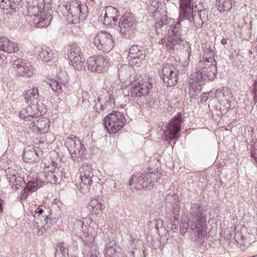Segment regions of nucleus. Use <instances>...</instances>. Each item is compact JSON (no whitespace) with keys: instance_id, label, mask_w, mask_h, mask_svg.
I'll return each mask as SVG.
<instances>
[{"instance_id":"obj_1","label":"nucleus","mask_w":257,"mask_h":257,"mask_svg":"<svg viewBox=\"0 0 257 257\" xmlns=\"http://www.w3.org/2000/svg\"><path fill=\"white\" fill-rule=\"evenodd\" d=\"M215 65H208L204 63H197L196 71L192 73L188 79L189 95L194 97L202 89L201 82H208L214 80L217 74Z\"/></svg>"},{"instance_id":"obj_2","label":"nucleus","mask_w":257,"mask_h":257,"mask_svg":"<svg viewBox=\"0 0 257 257\" xmlns=\"http://www.w3.org/2000/svg\"><path fill=\"white\" fill-rule=\"evenodd\" d=\"M59 11L70 23H79L87 17V7L79 1L72 2L70 4L59 6Z\"/></svg>"},{"instance_id":"obj_3","label":"nucleus","mask_w":257,"mask_h":257,"mask_svg":"<svg viewBox=\"0 0 257 257\" xmlns=\"http://www.w3.org/2000/svg\"><path fill=\"white\" fill-rule=\"evenodd\" d=\"M186 18H181L180 15L177 22L172 20L168 25L169 28L168 30V39L166 47L169 51L178 49L181 44H183L184 40L182 38L183 31L181 28V23Z\"/></svg>"},{"instance_id":"obj_4","label":"nucleus","mask_w":257,"mask_h":257,"mask_svg":"<svg viewBox=\"0 0 257 257\" xmlns=\"http://www.w3.org/2000/svg\"><path fill=\"white\" fill-rule=\"evenodd\" d=\"M203 208L199 203H194L190 210L191 217L190 222L192 228L196 229L197 234L199 238L204 237L207 232L204 229V216L202 214Z\"/></svg>"},{"instance_id":"obj_5","label":"nucleus","mask_w":257,"mask_h":257,"mask_svg":"<svg viewBox=\"0 0 257 257\" xmlns=\"http://www.w3.org/2000/svg\"><path fill=\"white\" fill-rule=\"evenodd\" d=\"M103 123L109 134H115L124 125L125 119L122 113L113 111L104 118Z\"/></svg>"},{"instance_id":"obj_6","label":"nucleus","mask_w":257,"mask_h":257,"mask_svg":"<svg viewBox=\"0 0 257 257\" xmlns=\"http://www.w3.org/2000/svg\"><path fill=\"white\" fill-rule=\"evenodd\" d=\"M91 220L89 218H84L83 221H78L74 224L75 226H80L81 227L83 232V235L81 237L82 240L84 245L89 248L97 246L95 242L96 232L90 226L85 225V223L88 224Z\"/></svg>"},{"instance_id":"obj_7","label":"nucleus","mask_w":257,"mask_h":257,"mask_svg":"<svg viewBox=\"0 0 257 257\" xmlns=\"http://www.w3.org/2000/svg\"><path fill=\"white\" fill-rule=\"evenodd\" d=\"M93 170L91 165L87 163L82 164L79 169L80 180L79 186L82 193L88 192L92 184V178L94 177Z\"/></svg>"},{"instance_id":"obj_8","label":"nucleus","mask_w":257,"mask_h":257,"mask_svg":"<svg viewBox=\"0 0 257 257\" xmlns=\"http://www.w3.org/2000/svg\"><path fill=\"white\" fill-rule=\"evenodd\" d=\"M153 88V83L150 79H138L131 86L130 93L133 97H139L148 95Z\"/></svg>"},{"instance_id":"obj_9","label":"nucleus","mask_w":257,"mask_h":257,"mask_svg":"<svg viewBox=\"0 0 257 257\" xmlns=\"http://www.w3.org/2000/svg\"><path fill=\"white\" fill-rule=\"evenodd\" d=\"M67 55L70 61V65L77 70L85 69V59L79 47L76 44L70 45L68 47Z\"/></svg>"},{"instance_id":"obj_10","label":"nucleus","mask_w":257,"mask_h":257,"mask_svg":"<svg viewBox=\"0 0 257 257\" xmlns=\"http://www.w3.org/2000/svg\"><path fill=\"white\" fill-rule=\"evenodd\" d=\"M182 121L181 114L178 113L168 123L166 129L163 133L165 140L169 143L173 140H177L179 137L178 133L181 131L180 124Z\"/></svg>"},{"instance_id":"obj_11","label":"nucleus","mask_w":257,"mask_h":257,"mask_svg":"<svg viewBox=\"0 0 257 257\" xmlns=\"http://www.w3.org/2000/svg\"><path fill=\"white\" fill-rule=\"evenodd\" d=\"M93 44L98 50L108 52L113 47L114 40L110 33L101 31L94 37Z\"/></svg>"},{"instance_id":"obj_12","label":"nucleus","mask_w":257,"mask_h":257,"mask_svg":"<svg viewBox=\"0 0 257 257\" xmlns=\"http://www.w3.org/2000/svg\"><path fill=\"white\" fill-rule=\"evenodd\" d=\"M65 145L68 149L74 161H79L84 153V146L76 137L71 136L66 139Z\"/></svg>"},{"instance_id":"obj_13","label":"nucleus","mask_w":257,"mask_h":257,"mask_svg":"<svg viewBox=\"0 0 257 257\" xmlns=\"http://www.w3.org/2000/svg\"><path fill=\"white\" fill-rule=\"evenodd\" d=\"M118 27L121 35L124 38L130 39L134 36L136 25L129 13L125 14L121 17L118 23Z\"/></svg>"},{"instance_id":"obj_14","label":"nucleus","mask_w":257,"mask_h":257,"mask_svg":"<svg viewBox=\"0 0 257 257\" xmlns=\"http://www.w3.org/2000/svg\"><path fill=\"white\" fill-rule=\"evenodd\" d=\"M189 18H186L190 22H192L196 29L201 28L203 23L207 20L208 17V11L203 8L201 5H195Z\"/></svg>"},{"instance_id":"obj_15","label":"nucleus","mask_w":257,"mask_h":257,"mask_svg":"<svg viewBox=\"0 0 257 257\" xmlns=\"http://www.w3.org/2000/svg\"><path fill=\"white\" fill-rule=\"evenodd\" d=\"M87 68L92 72L103 73L108 67V59L100 55L89 57L86 61Z\"/></svg>"},{"instance_id":"obj_16","label":"nucleus","mask_w":257,"mask_h":257,"mask_svg":"<svg viewBox=\"0 0 257 257\" xmlns=\"http://www.w3.org/2000/svg\"><path fill=\"white\" fill-rule=\"evenodd\" d=\"M13 68L17 76L30 78L34 74V66L28 61L21 58H17L14 61Z\"/></svg>"},{"instance_id":"obj_17","label":"nucleus","mask_w":257,"mask_h":257,"mask_svg":"<svg viewBox=\"0 0 257 257\" xmlns=\"http://www.w3.org/2000/svg\"><path fill=\"white\" fill-rule=\"evenodd\" d=\"M162 74L163 82L167 86H173L178 81L179 70L174 65L166 64L163 68Z\"/></svg>"},{"instance_id":"obj_18","label":"nucleus","mask_w":257,"mask_h":257,"mask_svg":"<svg viewBox=\"0 0 257 257\" xmlns=\"http://www.w3.org/2000/svg\"><path fill=\"white\" fill-rule=\"evenodd\" d=\"M105 257H126L123 250L116 244L115 240L108 239L104 248Z\"/></svg>"},{"instance_id":"obj_19","label":"nucleus","mask_w":257,"mask_h":257,"mask_svg":"<svg viewBox=\"0 0 257 257\" xmlns=\"http://www.w3.org/2000/svg\"><path fill=\"white\" fill-rule=\"evenodd\" d=\"M29 127L36 134H42L47 133L48 131L50 122L48 118H34L32 123H28Z\"/></svg>"},{"instance_id":"obj_20","label":"nucleus","mask_w":257,"mask_h":257,"mask_svg":"<svg viewBox=\"0 0 257 257\" xmlns=\"http://www.w3.org/2000/svg\"><path fill=\"white\" fill-rule=\"evenodd\" d=\"M172 21V20L171 19L168 20L166 18L163 21L160 20L156 23L155 25V29L158 37V38H156V43H158L159 44H163L164 40L166 36V30L168 25L170 24Z\"/></svg>"},{"instance_id":"obj_21","label":"nucleus","mask_w":257,"mask_h":257,"mask_svg":"<svg viewBox=\"0 0 257 257\" xmlns=\"http://www.w3.org/2000/svg\"><path fill=\"white\" fill-rule=\"evenodd\" d=\"M180 5V13L181 18H189V14L194 9L195 0H179Z\"/></svg>"},{"instance_id":"obj_22","label":"nucleus","mask_w":257,"mask_h":257,"mask_svg":"<svg viewBox=\"0 0 257 257\" xmlns=\"http://www.w3.org/2000/svg\"><path fill=\"white\" fill-rule=\"evenodd\" d=\"M0 50L7 53H16L19 50L18 44L6 37H0Z\"/></svg>"},{"instance_id":"obj_23","label":"nucleus","mask_w":257,"mask_h":257,"mask_svg":"<svg viewBox=\"0 0 257 257\" xmlns=\"http://www.w3.org/2000/svg\"><path fill=\"white\" fill-rule=\"evenodd\" d=\"M129 58L133 64L138 66L144 61L145 55L141 52L138 46L133 45L130 49Z\"/></svg>"},{"instance_id":"obj_24","label":"nucleus","mask_w":257,"mask_h":257,"mask_svg":"<svg viewBox=\"0 0 257 257\" xmlns=\"http://www.w3.org/2000/svg\"><path fill=\"white\" fill-rule=\"evenodd\" d=\"M42 4L39 5L38 0H33L32 4L29 5L28 7V16L31 18L39 17L43 12V0H40Z\"/></svg>"},{"instance_id":"obj_25","label":"nucleus","mask_w":257,"mask_h":257,"mask_svg":"<svg viewBox=\"0 0 257 257\" xmlns=\"http://www.w3.org/2000/svg\"><path fill=\"white\" fill-rule=\"evenodd\" d=\"M154 175L155 174L153 173L145 174L138 173L134 175L131 178L129 181V185L130 186H134L135 189L139 190L141 188H143V185H142V182L144 181V179L147 178V176H148V177H152V176Z\"/></svg>"},{"instance_id":"obj_26","label":"nucleus","mask_w":257,"mask_h":257,"mask_svg":"<svg viewBox=\"0 0 257 257\" xmlns=\"http://www.w3.org/2000/svg\"><path fill=\"white\" fill-rule=\"evenodd\" d=\"M52 18L51 15L45 14L43 12L39 17L33 18L34 25L37 28H44L48 26L51 22Z\"/></svg>"},{"instance_id":"obj_27","label":"nucleus","mask_w":257,"mask_h":257,"mask_svg":"<svg viewBox=\"0 0 257 257\" xmlns=\"http://www.w3.org/2000/svg\"><path fill=\"white\" fill-rule=\"evenodd\" d=\"M216 97L219 100H226L229 103L233 97L232 91L231 89L227 87H222L216 90L215 93Z\"/></svg>"},{"instance_id":"obj_28","label":"nucleus","mask_w":257,"mask_h":257,"mask_svg":"<svg viewBox=\"0 0 257 257\" xmlns=\"http://www.w3.org/2000/svg\"><path fill=\"white\" fill-rule=\"evenodd\" d=\"M39 97V91L36 87L28 89L24 95L26 101L30 105L37 103Z\"/></svg>"},{"instance_id":"obj_29","label":"nucleus","mask_w":257,"mask_h":257,"mask_svg":"<svg viewBox=\"0 0 257 257\" xmlns=\"http://www.w3.org/2000/svg\"><path fill=\"white\" fill-rule=\"evenodd\" d=\"M205 63V65L216 66V61L215 59V53L213 49L207 48L204 51L203 59L198 63Z\"/></svg>"},{"instance_id":"obj_30","label":"nucleus","mask_w":257,"mask_h":257,"mask_svg":"<svg viewBox=\"0 0 257 257\" xmlns=\"http://www.w3.org/2000/svg\"><path fill=\"white\" fill-rule=\"evenodd\" d=\"M53 57V51L49 47H44L38 51V58L46 62H49Z\"/></svg>"},{"instance_id":"obj_31","label":"nucleus","mask_w":257,"mask_h":257,"mask_svg":"<svg viewBox=\"0 0 257 257\" xmlns=\"http://www.w3.org/2000/svg\"><path fill=\"white\" fill-rule=\"evenodd\" d=\"M20 115L22 119L28 122V124L32 123L34 118H37L34 116V113L33 112L32 108L30 104L26 108L21 110Z\"/></svg>"},{"instance_id":"obj_32","label":"nucleus","mask_w":257,"mask_h":257,"mask_svg":"<svg viewBox=\"0 0 257 257\" xmlns=\"http://www.w3.org/2000/svg\"><path fill=\"white\" fill-rule=\"evenodd\" d=\"M102 204L96 199L91 200L89 204V206L91 207V213L92 215H96L100 217L102 213Z\"/></svg>"},{"instance_id":"obj_33","label":"nucleus","mask_w":257,"mask_h":257,"mask_svg":"<svg viewBox=\"0 0 257 257\" xmlns=\"http://www.w3.org/2000/svg\"><path fill=\"white\" fill-rule=\"evenodd\" d=\"M55 257H68V245L64 243H58Z\"/></svg>"},{"instance_id":"obj_34","label":"nucleus","mask_w":257,"mask_h":257,"mask_svg":"<svg viewBox=\"0 0 257 257\" xmlns=\"http://www.w3.org/2000/svg\"><path fill=\"white\" fill-rule=\"evenodd\" d=\"M118 11L111 6L106 7L102 10L101 14L104 15L105 17H112L114 20H117Z\"/></svg>"},{"instance_id":"obj_35","label":"nucleus","mask_w":257,"mask_h":257,"mask_svg":"<svg viewBox=\"0 0 257 257\" xmlns=\"http://www.w3.org/2000/svg\"><path fill=\"white\" fill-rule=\"evenodd\" d=\"M38 156L35 150L32 148L30 150H25L24 152L23 159L24 161L31 162L35 160L36 156Z\"/></svg>"},{"instance_id":"obj_36","label":"nucleus","mask_w":257,"mask_h":257,"mask_svg":"<svg viewBox=\"0 0 257 257\" xmlns=\"http://www.w3.org/2000/svg\"><path fill=\"white\" fill-rule=\"evenodd\" d=\"M100 20L104 25L106 26L113 27L116 25L117 20H114L112 17H105L104 15L101 14L99 17Z\"/></svg>"},{"instance_id":"obj_37","label":"nucleus","mask_w":257,"mask_h":257,"mask_svg":"<svg viewBox=\"0 0 257 257\" xmlns=\"http://www.w3.org/2000/svg\"><path fill=\"white\" fill-rule=\"evenodd\" d=\"M7 176L9 180L10 184L12 185L17 182H19L22 184L24 183V179L20 176H17V174L15 172L8 173Z\"/></svg>"},{"instance_id":"obj_38","label":"nucleus","mask_w":257,"mask_h":257,"mask_svg":"<svg viewBox=\"0 0 257 257\" xmlns=\"http://www.w3.org/2000/svg\"><path fill=\"white\" fill-rule=\"evenodd\" d=\"M58 173L55 171H49L45 175V178L50 183L55 184L58 180Z\"/></svg>"},{"instance_id":"obj_39","label":"nucleus","mask_w":257,"mask_h":257,"mask_svg":"<svg viewBox=\"0 0 257 257\" xmlns=\"http://www.w3.org/2000/svg\"><path fill=\"white\" fill-rule=\"evenodd\" d=\"M27 187L28 189H30L31 192H34L36 191L40 187L39 185L38 181L37 179H33L29 181L27 185Z\"/></svg>"},{"instance_id":"obj_40","label":"nucleus","mask_w":257,"mask_h":257,"mask_svg":"<svg viewBox=\"0 0 257 257\" xmlns=\"http://www.w3.org/2000/svg\"><path fill=\"white\" fill-rule=\"evenodd\" d=\"M50 85L54 91L58 93H60L62 91V84L58 81L56 80L52 81Z\"/></svg>"},{"instance_id":"obj_41","label":"nucleus","mask_w":257,"mask_h":257,"mask_svg":"<svg viewBox=\"0 0 257 257\" xmlns=\"http://www.w3.org/2000/svg\"><path fill=\"white\" fill-rule=\"evenodd\" d=\"M99 255L97 246L90 248L87 257H98Z\"/></svg>"},{"instance_id":"obj_42","label":"nucleus","mask_w":257,"mask_h":257,"mask_svg":"<svg viewBox=\"0 0 257 257\" xmlns=\"http://www.w3.org/2000/svg\"><path fill=\"white\" fill-rule=\"evenodd\" d=\"M255 143L252 146V149L251 150V157L254 159V162L253 164L257 167V149L255 148L256 145Z\"/></svg>"},{"instance_id":"obj_43","label":"nucleus","mask_w":257,"mask_h":257,"mask_svg":"<svg viewBox=\"0 0 257 257\" xmlns=\"http://www.w3.org/2000/svg\"><path fill=\"white\" fill-rule=\"evenodd\" d=\"M148 177H149L148 176H147V178L144 179V181L142 182V185H143V188H146L150 190L153 188V183L151 180L148 181Z\"/></svg>"},{"instance_id":"obj_44","label":"nucleus","mask_w":257,"mask_h":257,"mask_svg":"<svg viewBox=\"0 0 257 257\" xmlns=\"http://www.w3.org/2000/svg\"><path fill=\"white\" fill-rule=\"evenodd\" d=\"M178 200L175 202V204L172 206V213L174 215H178L180 210V206L178 204Z\"/></svg>"},{"instance_id":"obj_45","label":"nucleus","mask_w":257,"mask_h":257,"mask_svg":"<svg viewBox=\"0 0 257 257\" xmlns=\"http://www.w3.org/2000/svg\"><path fill=\"white\" fill-rule=\"evenodd\" d=\"M30 192H31V191L30 189H28L26 185L25 189H24L21 193V197L22 198H26Z\"/></svg>"},{"instance_id":"obj_46","label":"nucleus","mask_w":257,"mask_h":257,"mask_svg":"<svg viewBox=\"0 0 257 257\" xmlns=\"http://www.w3.org/2000/svg\"><path fill=\"white\" fill-rule=\"evenodd\" d=\"M46 209V208L45 207H43L42 205H39L35 210V213H38L39 215H42Z\"/></svg>"},{"instance_id":"obj_47","label":"nucleus","mask_w":257,"mask_h":257,"mask_svg":"<svg viewBox=\"0 0 257 257\" xmlns=\"http://www.w3.org/2000/svg\"><path fill=\"white\" fill-rule=\"evenodd\" d=\"M252 92L254 94V98L257 99V80L254 82L252 85Z\"/></svg>"},{"instance_id":"obj_48","label":"nucleus","mask_w":257,"mask_h":257,"mask_svg":"<svg viewBox=\"0 0 257 257\" xmlns=\"http://www.w3.org/2000/svg\"><path fill=\"white\" fill-rule=\"evenodd\" d=\"M25 184V182L24 181V184H22L19 182H16L15 184L12 185L13 188H14L16 190H18L22 187L23 186H24Z\"/></svg>"},{"instance_id":"obj_49","label":"nucleus","mask_w":257,"mask_h":257,"mask_svg":"<svg viewBox=\"0 0 257 257\" xmlns=\"http://www.w3.org/2000/svg\"><path fill=\"white\" fill-rule=\"evenodd\" d=\"M126 67L127 66L125 65H122L120 67V68L119 69L118 71L119 76L123 75V70L125 69Z\"/></svg>"},{"instance_id":"obj_50","label":"nucleus","mask_w":257,"mask_h":257,"mask_svg":"<svg viewBox=\"0 0 257 257\" xmlns=\"http://www.w3.org/2000/svg\"><path fill=\"white\" fill-rule=\"evenodd\" d=\"M4 201L0 199V212L3 211V204Z\"/></svg>"},{"instance_id":"obj_51","label":"nucleus","mask_w":257,"mask_h":257,"mask_svg":"<svg viewBox=\"0 0 257 257\" xmlns=\"http://www.w3.org/2000/svg\"><path fill=\"white\" fill-rule=\"evenodd\" d=\"M227 39L223 38L221 40V43L222 45H224L227 44Z\"/></svg>"},{"instance_id":"obj_52","label":"nucleus","mask_w":257,"mask_h":257,"mask_svg":"<svg viewBox=\"0 0 257 257\" xmlns=\"http://www.w3.org/2000/svg\"><path fill=\"white\" fill-rule=\"evenodd\" d=\"M66 85H67V83H65V84H63V86H66Z\"/></svg>"},{"instance_id":"obj_53","label":"nucleus","mask_w":257,"mask_h":257,"mask_svg":"<svg viewBox=\"0 0 257 257\" xmlns=\"http://www.w3.org/2000/svg\"><path fill=\"white\" fill-rule=\"evenodd\" d=\"M2 58V57H0V58Z\"/></svg>"}]
</instances>
